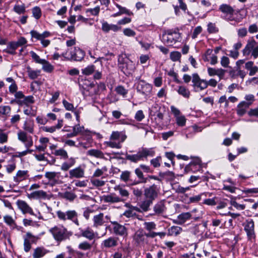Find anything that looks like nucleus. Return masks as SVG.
Returning a JSON list of instances; mask_svg holds the SVG:
<instances>
[{
	"instance_id": "nucleus-1",
	"label": "nucleus",
	"mask_w": 258,
	"mask_h": 258,
	"mask_svg": "<svg viewBox=\"0 0 258 258\" xmlns=\"http://www.w3.org/2000/svg\"><path fill=\"white\" fill-rule=\"evenodd\" d=\"M126 138L124 132L113 131L110 135V141L105 142L104 144L111 148L120 149L121 144L126 140Z\"/></svg>"
},
{
	"instance_id": "nucleus-2",
	"label": "nucleus",
	"mask_w": 258,
	"mask_h": 258,
	"mask_svg": "<svg viewBox=\"0 0 258 258\" xmlns=\"http://www.w3.org/2000/svg\"><path fill=\"white\" fill-rule=\"evenodd\" d=\"M54 239L60 242L69 238L71 235L67 229L63 226H55L49 229Z\"/></svg>"
},
{
	"instance_id": "nucleus-3",
	"label": "nucleus",
	"mask_w": 258,
	"mask_h": 258,
	"mask_svg": "<svg viewBox=\"0 0 258 258\" xmlns=\"http://www.w3.org/2000/svg\"><path fill=\"white\" fill-rule=\"evenodd\" d=\"M85 52L78 47H74L62 54V55L68 60L81 61L85 56Z\"/></svg>"
},
{
	"instance_id": "nucleus-4",
	"label": "nucleus",
	"mask_w": 258,
	"mask_h": 258,
	"mask_svg": "<svg viewBox=\"0 0 258 258\" xmlns=\"http://www.w3.org/2000/svg\"><path fill=\"white\" fill-rule=\"evenodd\" d=\"M58 218L61 221H66L67 220L72 221L77 226L80 225L78 219V213L75 210H68L66 212L60 210L56 212Z\"/></svg>"
},
{
	"instance_id": "nucleus-5",
	"label": "nucleus",
	"mask_w": 258,
	"mask_h": 258,
	"mask_svg": "<svg viewBox=\"0 0 258 258\" xmlns=\"http://www.w3.org/2000/svg\"><path fill=\"white\" fill-rule=\"evenodd\" d=\"M75 235L78 238L83 237L89 240H92L97 237L98 233L94 232L89 227L84 229L80 227L76 230Z\"/></svg>"
},
{
	"instance_id": "nucleus-6",
	"label": "nucleus",
	"mask_w": 258,
	"mask_h": 258,
	"mask_svg": "<svg viewBox=\"0 0 258 258\" xmlns=\"http://www.w3.org/2000/svg\"><path fill=\"white\" fill-rule=\"evenodd\" d=\"M219 10L225 15L224 19L226 21H236L233 17L235 10L230 5L223 4L219 6Z\"/></svg>"
},
{
	"instance_id": "nucleus-7",
	"label": "nucleus",
	"mask_w": 258,
	"mask_h": 258,
	"mask_svg": "<svg viewBox=\"0 0 258 258\" xmlns=\"http://www.w3.org/2000/svg\"><path fill=\"white\" fill-rule=\"evenodd\" d=\"M136 80H138L137 85V92L145 96H148L152 91V85L141 80L140 77L136 78Z\"/></svg>"
},
{
	"instance_id": "nucleus-8",
	"label": "nucleus",
	"mask_w": 258,
	"mask_h": 258,
	"mask_svg": "<svg viewBox=\"0 0 258 258\" xmlns=\"http://www.w3.org/2000/svg\"><path fill=\"white\" fill-rule=\"evenodd\" d=\"M256 42L253 39L249 40L243 50V54L244 55H248L252 51L251 55L254 58L258 56V46L255 47Z\"/></svg>"
},
{
	"instance_id": "nucleus-9",
	"label": "nucleus",
	"mask_w": 258,
	"mask_h": 258,
	"mask_svg": "<svg viewBox=\"0 0 258 258\" xmlns=\"http://www.w3.org/2000/svg\"><path fill=\"white\" fill-rule=\"evenodd\" d=\"M110 222L113 225V232L115 235L123 238L127 236L128 229L125 225H121L116 221H110Z\"/></svg>"
},
{
	"instance_id": "nucleus-10",
	"label": "nucleus",
	"mask_w": 258,
	"mask_h": 258,
	"mask_svg": "<svg viewBox=\"0 0 258 258\" xmlns=\"http://www.w3.org/2000/svg\"><path fill=\"white\" fill-rule=\"evenodd\" d=\"M159 189L155 184L146 187L144 189V195L146 199L154 201L158 196Z\"/></svg>"
},
{
	"instance_id": "nucleus-11",
	"label": "nucleus",
	"mask_w": 258,
	"mask_h": 258,
	"mask_svg": "<svg viewBox=\"0 0 258 258\" xmlns=\"http://www.w3.org/2000/svg\"><path fill=\"white\" fill-rule=\"evenodd\" d=\"M244 229L246 233L247 238L248 240L252 241L255 238V234L254 232V224L252 219L247 220L243 224Z\"/></svg>"
},
{
	"instance_id": "nucleus-12",
	"label": "nucleus",
	"mask_w": 258,
	"mask_h": 258,
	"mask_svg": "<svg viewBox=\"0 0 258 258\" xmlns=\"http://www.w3.org/2000/svg\"><path fill=\"white\" fill-rule=\"evenodd\" d=\"M192 82L193 86L203 90L207 88V80L201 79L197 73L192 74Z\"/></svg>"
},
{
	"instance_id": "nucleus-13",
	"label": "nucleus",
	"mask_w": 258,
	"mask_h": 258,
	"mask_svg": "<svg viewBox=\"0 0 258 258\" xmlns=\"http://www.w3.org/2000/svg\"><path fill=\"white\" fill-rule=\"evenodd\" d=\"M18 138L19 140L25 144V146L27 149L33 146L32 138L31 136H27L26 133L23 131L19 132Z\"/></svg>"
},
{
	"instance_id": "nucleus-14",
	"label": "nucleus",
	"mask_w": 258,
	"mask_h": 258,
	"mask_svg": "<svg viewBox=\"0 0 258 258\" xmlns=\"http://www.w3.org/2000/svg\"><path fill=\"white\" fill-rule=\"evenodd\" d=\"M17 205L23 214L28 213L31 215H34L32 209L25 201L18 200L17 201Z\"/></svg>"
},
{
	"instance_id": "nucleus-15",
	"label": "nucleus",
	"mask_w": 258,
	"mask_h": 258,
	"mask_svg": "<svg viewBox=\"0 0 258 258\" xmlns=\"http://www.w3.org/2000/svg\"><path fill=\"white\" fill-rule=\"evenodd\" d=\"M118 238L114 237H109L103 240L101 243L102 248H109L115 247L118 244Z\"/></svg>"
},
{
	"instance_id": "nucleus-16",
	"label": "nucleus",
	"mask_w": 258,
	"mask_h": 258,
	"mask_svg": "<svg viewBox=\"0 0 258 258\" xmlns=\"http://www.w3.org/2000/svg\"><path fill=\"white\" fill-rule=\"evenodd\" d=\"M103 200L105 203H117L124 202V199L120 198L116 196L115 193H111L109 195H104L103 197Z\"/></svg>"
},
{
	"instance_id": "nucleus-17",
	"label": "nucleus",
	"mask_w": 258,
	"mask_h": 258,
	"mask_svg": "<svg viewBox=\"0 0 258 258\" xmlns=\"http://www.w3.org/2000/svg\"><path fill=\"white\" fill-rule=\"evenodd\" d=\"M166 210V207L163 201L157 202L153 207L154 213L151 214V216L161 215L163 214Z\"/></svg>"
},
{
	"instance_id": "nucleus-18",
	"label": "nucleus",
	"mask_w": 258,
	"mask_h": 258,
	"mask_svg": "<svg viewBox=\"0 0 258 258\" xmlns=\"http://www.w3.org/2000/svg\"><path fill=\"white\" fill-rule=\"evenodd\" d=\"M135 173L137 177L139 179L138 181H131L132 182L129 184L131 186L137 185L139 183H145L147 182L148 178L144 177L143 172L140 168H137L135 170Z\"/></svg>"
},
{
	"instance_id": "nucleus-19",
	"label": "nucleus",
	"mask_w": 258,
	"mask_h": 258,
	"mask_svg": "<svg viewBox=\"0 0 258 258\" xmlns=\"http://www.w3.org/2000/svg\"><path fill=\"white\" fill-rule=\"evenodd\" d=\"M85 170L81 166H79L69 171L70 178H81L84 177Z\"/></svg>"
},
{
	"instance_id": "nucleus-20",
	"label": "nucleus",
	"mask_w": 258,
	"mask_h": 258,
	"mask_svg": "<svg viewBox=\"0 0 258 258\" xmlns=\"http://www.w3.org/2000/svg\"><path fill=\"white\" fill-rule=\"evenodd\" d=\"M119 68L124 74L127 75L132 73L135 67L132 61L127 59L126 62L123 65H120Z\"/></svg>"
},
{
	"instance_id": "nucleus-21",
	"label": "nucleus",
	"mask_w": 258,
	"mask_h": 258,
	"mask_svg": "<svg viewBox=\"0 0 258 258\" xmlns=\"http://www.w3.org/2000/svg\"><path fill=\"white\" fill-rule=\"evenodd\" d=\"M191 215L189 212L182 213L179 215L176 219L173 220L174 224L178 225H182L184 224L187 220L191 218Z\"/></svg>"
},
{
	"instance_id": "nucleus-22",
	"label": "nucleus",
	"mask_w": 258,
	"mask_h": 258,
	"mask_svg": "<svg viewBox=\"0 0 258 258\" xmlns=\"http://www.w3.org/2000/svg\"><path fill=\"white\" fill-rule=\"evenodd\" d=\"M28 197L34 199L45 200L49 199V196L47 193L42 190L34 191L31 193Z\"/></svg>"
},
{
	"instance_id": "nucleus-23",
	"label": "nucleus",
	"mask_w": 258,
	"mask_h": 258,
	"mask_svg": "<svg viewBox=\"0 0 258 258\" xmlns=\"http://www.w3.org/2000/svg\"><path fill=\"white\" fill-rule=\"evenodd\" d=\"M133 238L138 244L144 243L147 240L146 233L142 230L137 231L135 233Z\"/></svg>"
},
{
	"instance_id": "nucleus-24",
	"label": "nucleus",
	"mask_w": 258,
	"mask_h": 258,
	"mask_svg": "<svg viewBox=\"0 0 258 258\" xmlns=\"http://www.w3.org/2000/svg\"><path fill=\"white\" fill-rule=\"evenodd\" d=\"M104 223L103 213H100L99 214L94 216L93 218V226L94 227L98 228L102 226Z\"/></svg>"
},
{
	"instance_id": "nucleus-25",
	"label": "nucleus",
	"mask_w": 258,
	"mask_h": 258,
	"mask_svg": "<svg viewBox=\"0 0 258 258\" xmlns=\"http://www.w3.org/2000/svg\"><path fill=\"white\" fill-rule=\"evenodd\" d=\"M121 29V27L114 24H109L107 22L102 23V30L104 32L107 33L111 30L113 32H117Z\"/></svg>"
},
{
	"instance_id": "nucleus-26",
	"label": "nucleus",
	"mask_w": 258,
	"mask_h": 258,
	"mask_svg": "<svg viewBox=\"0 0 258 258\" xmlns=\"http://www.w3.org/2000/svg\"><path fill=\"white\" fill-rule=\"evenodd\" d=\"M250 103H246V101L240 102L237 106L236 112L240 116H243L246 111V109L249 107Z\"/></svg>"
},
{
	"instance_id": "nucleus-27",
	"label": "nucleus",
	"mask_w": 258,
	"mask_h": 258,
	"mask_svg": "<svg viewBox=\"0 0 258 258\" xmlns=\"http://www.w3.org/2000/svg\"><path fill=\"white\" fill-rule=\"evenodd\" d=\"M28 177V171L27 170H19L16 176L13 178L14 181L19 183L24 180L26 179Z\"/></svg>"
},
{
	"instance_id": "nucleus-28",
	"label": "nucleus",
	"mask_w": 258,
	"mask_h": 258,
	"mask_svg": "<svg viewBox=\"0 0 258 258\" xmlns=\"http://www.w3.org/2000/svg\"><path fill=\"white\" fill-rule=\"evenodd\" d=\"M48 252V251L43 247H38L34 249L33 258H41Z\"/></svg>"
},
{
	"instance_id": "nucleus-29",
	"label": "nucleus",
	"mask_w": 258,
	"mask_h": 258,
	"mask_svg": "<svg viewBox=\"0 0 258 258\" xmlns=\"http://www.w3.org/2000/svg\"><path fill=\"white\" fill-rule=\"evenodd\" d=\"M125 155V159L132 162L137 163L138 161L143 160L140 151H139L136 154L130 155L126 153Z\"/></svg>"
},
{
	"instance_id": "nucleus-30",
	"label": "nucleus",
	"mask_w": 258,
	"mask_h": 258,
	"mask_svg": "<svg viewBox=\"0 0 258 258\" xmlns=\"http://www.w3.org/2000/svg\"><path fill=\"white\" fill-rule=\"evenodd\" d=\"M76 162L75 158L71 157L68 161L64 162L62 163L60 167L61 170L63 171H68L75 164Z\"/></svg>"
},
{
	"instance_id": "nucleus-31",
	"label": "nucleus",
	"mask_w": 258,
	"mask_h": 258,
	"mask_svg": "<svg viewBox=\"0 0 258 258\" xmlns=\"http://www.w3.org/2000/svg\"><path fill=\"white\" fill-rule=\"evenodd\" d=\"M76 162L75 158L71 157L68 161L64 162L62 163L60 167L61 170L63 171H68L75 164Z\"/></svg>"
},
{
	"instance_id": "nucleus-32",
	"label": "nucleus",
	"mask_w": 258,
	"mask_h": 258,
	"mask_svg": "<svg viewBox=\"0 0 258 258\" xmlns=\"http://www.w3.org/2000/svg\"><path fill=\"white\" fill-rule=\"evenodd\" d=\"M76 162L75 158L71 157L68 161L64 162L62 163L60 167L61 170L63 171H68L75 164Z\"/></svg>"
},
{
	"instance_id": "nucleus-33",
	"label": "nucleus",
	"mask_w": 258,
	"mask_h": 258,
	"mask_svg": "<svg viewBox=\"0 0 258 258\" xmlns=\"http://www.w3.org/2000/svg\"><path fill=\"white\" fill-rule=\"evenodd\" d=\"M180 36L173 37V36L162 35V41L168 45H172L175 43L179 39Z\"/></svg>"
},
{
	"instance_id": "nucleus-34",
	"label": "nucleus",
	"mask_w": 258,
	"mask_h": 258,
	"mask_svg": "<svg viewBox=\"0 0 258 258\" xmlns=\"http://www.w3.org/2000/svg\"><path fill=\"white\" fill-rule=\"evenodd\" d=\"M17 48V44L15 43V41H11L8 43L7 48L4 49L3 51L10 54L14 55L16 53V50Z\"/></svg>"
},
{
	"instance_id": "nucleus-35",
	"label": "nucleus",
	"mask_w": 258,
	"mask_h": 258,
	"mask_svg": "<svg viewBox=\"0 0 258 258\" xmlns=\"http://www.w3.org/2000/svg\"><path fill=\"white\" fill-rule=\"evenodd\" d=\"M153 201L146 199L143 201L140 204V208L142 209L143 212H147L150 210V206L152 205Z\"/></svg>"
},
{
	"instance_id": "nucleus-36",
	"label": "nucleus",
	"mask_w": 258,
	"mask_h": 258,
	"mask_svg": "<svg viewBox=\"0 0 258 258\" xmlns=\"http://www.w3.org/2000/svg\"><path fill=\"white\" fill-rule=\"evenodd\" d=\"M87 155L93 157H95L97 158L103 159L104 158L103 153L97 149H91L87 152Z\"/></svg>"
},
{
	"instance_id": "nucleus-37",
	"label": "nucleus",
	"mask_w": 258,
	"mask_h": 258,
	"mask_svg": "<svg viewBox=\"0 0 258 258\" xmlns=\"http://www.w3.org/2000/svg\"><path fill=\"white\" fill-rule=\"evenodd\" d=\"M115 190H118L119 195L121 196V199H124V201H126L129 197L130 193L128 191L119 185L114 187Z\"/></svg>"
},
{
	"instance_id": "nucleus-38",
	"label": "nucleus",
	"mask_w": 258,
	"mask_h": 258,
	"mask_svg": "<svg viewBox=\"0 0 258 258\" xmlns=\"http://www.w3.org/2000/svg\"><path fill=\"white\" fill-rule=\"evenodd\" d=\"M182 229L181 227L176 226H171L168 230V235L172 236L175 235L177 236L182 231Z\"/></svg>"
},
{
	"instance_id": "nucleus-39",
	"label": "nucleus",
	"mask_w": 258,
	"mask_h": 258,
	"mask_svg": "<svg viewBox=\"0 0 258 258\" xmlns=\"http://www.w3.org/2000/svg\"><path fill=\"white\" fill-rule=\"evenodd\" d=\"M142 158H147L148 156L152 157L155 155V151L152 148H142L140 150Z\"/></svg>"
},
{
	"instance_id": "nucleus-40",
	"label": "nucleus",
	"mask_w": 258,
	"mask_h": 258,
	"mask_svg": "<svg viewBox=\"0 0 258 258\" xmlns=\"http://www.w3.org/2000/svg\"><path fill=\"white\" fill-rule=\"evenodd\" d=\"M27 72L28 76L31 79L37 78L40 75V71L39 70H33L30 67L27 68Z\"/></svg>"
},
{
	"instance_id": "nucleus-41",
	"label": "nucleus",
	"mask_w": 258,
	"mask_h": 258,
	"mask_svg": "<svg viewBox=\"0 0 258 258\" xmlns=\"http://www.w3.org/2000/svg\"><path fill=\"white\" fill-rule=\"evenodd\" d=\"M11 111V108L8 105L0 106V116H8Z\"/></svg>"
},
{
	"instance_id": "nucleus-42",
	"label": "nucleus",
	"mask_w": 258,
	"mask_h": 258,
	"mask_svg": "<svg viewBox=\"0 0 258 258\" xmlns=\"http://www.w3.org/2000/svg\"><path fill=\"white\" fill-rule=\"evenodd\" d=\"M131 174V172L128 170L122 171L120 175V180L125 182L130 181Z\"/></svg>"
},
{
	"instance_id": "nucleus-43",
	"label": "nucleus",
	"mask_w": 258,
	"mask_h": 258,
	"mask_svg": "<svg viewBox=\"0 0 258 258\" xmlns=\"http://www.w3.org/2000/svg\"><path fill=\"white\" fill-rule=\"evenodd\" d=\"M177 92L185 98H188L190 95V92L184 86H179L177 90Z\"/></svg>"
},
{
	"instance_id": "nucleus-44",
	"label": "nucleus",
	"mask_w": 258,
	"mask_h": 258,
	"mask_svg": "<svg viewBox=\"0 0 258 258\" xmlns=\"http://www.w3.org/2000/svg\"><path fill=\"white\" fill-rule=\"evenodd\" d=\"M92 244L87 241L81 242L78 245V248L82 250H90L92 248Z\"/></svg>"
},
{
	"instance_id": "nucleus-45",
	"label": "nucleus",
	"mask_w": 258,
	"mask_h": 258,
	"mask_svg": "<svg viewBox=\"0 0 258 258\" xmlns=\"http://www.w3.org/2000/svg\"><path fill=\"white\" fill-rule=\"evenodd\" d=\"M55 156H60L61 158L66 159L68 158V154L67 152L63 149L56 150L53 153Z\"/></svg>"
},
{
	"instance_id": "nucleus-46",
	"label": "nucleus",
	"mask_w": 258,
	"mask_h": 258,
	"mask_svg": "<svg viewBox=\"0 0 258 258\" xmlns=\"http://www.w3.org/2000/svg\"><path fill=\"white\" fill-rule=\"evenodd\" d=\"M13 10L18 14H23L26 11V8L24 4L15 5L13 8Z\"/></svg>"
},
{
	"instance_id": "nucleus-47",
	"label": "nucleus",
	"mask_w": 258,
	"mask_h": 258,
	"mask_svg": "<svg viewBox=\"0 0 258 258\" xmlns=\"http://www.w3.org/2000/svg\"><path fill=\"white\" fill-rule=\"evenodd\" d=\"M95 67L94 65H90L82 70V72L84 75L89 76L95 72Z\"/></svg>"
},
{
	"instance_id": "nucleus-48",
	"label": "nucleus",
	"mask_w": 258,
	"mask_h": 258,
	"mask_svg": "<svg viewBox=\"0 0 258 258\" xmlns=\"http://www.w3.org/2000/svg\"><path fill=\"white\" fill-rule=\"evenodd\" d=\"M62 197L70 201H73L76 198L77 196L74 193L66 191L63 194Z\"/></svg>"
},
{
	"instance_id": "nucleus-49",
	"label": "nucleus",
	"mask_w": 258,
	"mask_h": 258,
	"mask_svg": "<svg viewBox=\"0 0 258 258\" xmlns=\"http://www.w3.org/2000/svg\"><path fill=\"white\" fill-rule=\"evenodd\" d=\"M40 64H43L42 69L45 72L50 73L53 70V67L45 59V62Z\"/></svg>"
},
{
	"instance_id": "nucleus-50",
	"label": "nucleus",
	"mask_w": 258,
	"mask_h": 258,
	"mask_svg": "<svg viewBox=\"0 0 258 258\" xmlns=\"http://www.w3.org/2000/svg\"><path fill=\"white\" fill-rule=\"evenodd\" d=\"M145 228L149 231L156 229V225L154 222H146L144 224Z\"/></svg>"
},
{
	"instance_id": "nucleus-51",
	"label": "nucleus",
	"mask_w": 258,
	"mask_h": 258,
	"mask_svg": "<svg viewBox=\"0 0 258 258\" xmlns=\"http://www.w3.org/2000/svg\"><path fill=\"white\" fill-rule=\"evenodd\" d=\"M207 31L209 33H216L218 32V28L216 27L215 24L209 23L208 24Z\"/></svg>"
},
{
	"instance_id": "nucleus-52",
	"label": "nucleus",
	"mask_w": 258,
	"mask_h": 258,
	"mask_svg": "<svg viewBox=\"0 0 258 258\" xmlns=\"http://www.w3.org/2000/svg\"><path fill=\"white\" fill-rule=\"evenodd\" d=\"M31 56L33 60L35 61L36 63H41L45 62V59H41L40 57L34 51H30Z\"/></svg>"
},
{
	"instance_id": "nucleus-53",
	"label": "nucleus",
	"mask_w": 258,
	"mask_h": 258,
	"mask_svg": "<svg viewBox=\"0 0 258 258\" xmlns=\"http://www.w3.org/2000/svg\"><path fill=\"white\" fill-rule=\"evenodd\" d=\"M107 171V168L106 166L103 167L101 169H97L94 174V177H100L103 174V173Z\"/></svg>"
},
{
	"instance_id": "nucleus-54",
	"label": "nucleus",
	"mask_w": 258,
	"mask_h": 258,
	"mask_svg": "<svg viewBox=\"0 0 258 258\" xmlns=\"http://www.w3.org/2000/svg\"><path fill=\"white\" fill-rule=\"evenodd\" d=\"M32 13L34 17L36 19H39L41 16V9L38 7H35L32 9Z\"/></svg>"
},
{
	"instance_id": "nucleus-55",
	"label": "nucleus",
	"mask_w": 258,
	"mask_h": 258,
	"mask_svg": "<svg viewBox=\"0 0 258 258\" xmlns=\"http://www.w3.org/2000/svg\"><path fill=\"white\" fill-rule=\"evenodd\" d=\"M25 237L31 243H36L38 238L32 235L30 232H27Z\"/></svg>"
},
{
	"instance_id": "nucleus-56",
	"label": "nucleus",
	"mask_w": 258,
	"mask_h": 258,
	"mask_svg": "<svg viewBox=\"0 0 258 258\" xmlns=\"http://www.w3.org/2000/svg\"><path fill=\"white\" fill-rule=\"evenodd\" d=\"M116 6L119 10V12L121 15L123 14H127L129 16L133 15V13L132 12L126 9L125 7H122L117 4H116Z\"/></svg>"
},
{
	"instance_id": "nucleus-57",
	"label": "nucleus",
	"mask_w": 258,
	"mask_h": 258,
	"mask_svg": "<svg viewBox=\"0 0 258 258\" xmlns=\"http://www.w3.org/2000/svg\"><path fill=\"white\" fill-rule=\"evenodd\" d=\"M24 100V104L27 107L34 103V97L32 96H25L23 98Z\"/></svg>"
},
{
	"instance_id": "nucleus-58",
	"label": "nucleus",
	"mask_w": 258,
	"mask_h": 258,
	"mask_svg": "<svg viewBox=\"0 0 258 258\" xmlns=\"http://www.w3.org/2000/svg\"><path fill=\"white\" fill-rule=\"evenodd\" d=\"M176 121L178 125L183 126L185 124L186 119L184 116L180 115L176 117Z\"/></svg>"
},
{
	"instance_id": "nucleus-59",
	"label": "nucleus",
	"mask_w": 258,
	"mask_h": 258,
	"mask_svg": "<svg viewBox=\"0 0 258 258\" xmlns=\"http://www.w3.org/2000/svg\"><path fill=\"white\" fill-rule=\"evenodd\" d=\"M170 58L173 61H176L180 59L181 57V54L178 51H173L171 52Z\"/></svg>"
},
{
	"instance_id": "nucleus-60",
	"label": "nucleus",
	"mask_w": 258,
	"mask_h": 258,
	"mask_svg": "<svg viewBox=\"0 0 258 258\" xmlns=\"http://www.w3.org/2000/svg\"><path fill=\"white\" fill-rule=\"evenodd\" d=\"M133 193L134 196L137 198L141 197L143 194L142 188L137 187H133L131 188Z\"/></svg>"
},
{
	"instance_id": "nucleus-61",
	"label": "nucleus",
	"mask_w": 258,
	"mask_h": 258,
	"mask_svg": "<svg viewBox=\"0 0 258 258\" xmlns=\"http://www.w3.org/2000/svg\"><path fill=\"white\" fill-rule=\"evenodd\" d=\"M23 128L25 131H27L31 134L33 133L34 129L32 124L27 123L26 121H25L24 123Z\"/></svg>"
},
{
	"instance_id": "nucleus-62",
	"label": "nucleus",
	"mask_w": 258,
	"mask_h": 258,
	"mask_svg": "<svg viewBox=\"0 0 258 258\" xmlns=\"http://www.w3.org/2000/svg\"><path fill=\"white\" fill-rule=\"evenodd\" d=\"M31 248V243L27 239L24 237V250L27 252L30 251Z\"/></svg>"
},
{
	"instance_id": "nucleus-63",
	"label": "nucleus",
	"mask_w": 258,
	"mask_h": 258,
	"mask_svg": "<svg viewBox=\"0 0 258 258\" xmlns=\"http://www.w3.org/2000/svg\"><path fill=\"white\" fill-rule=\"evenodd\" d=\"M115 90L118 94L122 95L123 96H125L127 93V91L121 86L117 87Z\"/></svg>"
},
{
	"instance_id": "nucleus-64",
	"label": "nucleus",
	"mask_w": 258,
	"mask_h": 258,
	"mask_svg": "<svg viewBox=\"0 0 258 258\" xmlns=\"http://www.w3.org/2000/svg\"><path fill=\"white\" fill-rule=\"evenodd\" d=\"M229 59L228 57L223 56L222 57L221 59V64L224 68H228L229 64Z\"/></svg>"
}]
</instances>
